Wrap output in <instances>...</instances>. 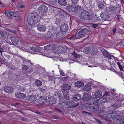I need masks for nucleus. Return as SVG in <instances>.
Instances as JSON below:
<instances>
[{
	"label": "nucleus",
	"instance_id": "58836bf2",
	"mask_svg": "<svg viewBox=\"0 0 124 124\" xmlns=\"http://www.w3.org/2000/svg\"><path fill=\"white\" fill-rule=\"evenodd\" d=\"M11 14L12 16H13L16 17H17L18 16V15L17 13L16 12L11 11Z\"/></svg>",
	"mask_w": 124,
	"mask_h": 124
},
{
	"label": "nucleus",
	"instance_id": "aec40b11",
	"mask_svg": "<svg viewBox=\"0 0 124 124\" xmlns=\"http://www.w3.org/2000/svg\"><path fill=\"white\" fill-rule=\"evenodd\" d=\"M0 33L1 36L4 38L6 37V35H7L8 33L7 31L2 30L0 31Z\"/></svg>",
	"mask_w": 124,
	"mask_h": 124
},
{
	"label": "nucleus",
	"instance_id": "c85d7f7f",
	"mask_svg": "<svg viewBox=\"0 0 124 124\" xmlns=\"http://www.w3.org/2000/svg\"><path fill=\"white\" fill-rule=\"evenodd\" d=\"M72 50L73 52L72 53H71L72 54L73 57L76 58H79L81 57V55H78L76 54L73 49H72Z\"/></svg>",
	"mask_w": 124,
	"mask_h": 124
},
{
	"label": "nucleus",
	"instance_id": "603ef678",
	"mask_svg": "<svg viewBox=\"0 0 124 124\" xmlns=\"http://www.w3.org/2000/svg\"><path fill=\"white\" fill-rule=\"evenodd\" d=\"M71 0L72 1V4H76L77 3V2L78 0Z\"/></svg>",
	"mask_w": 124,
	"mask_h": 124
},
{
	"label": "nucleus",
	"instance_id": "09e8293b",
	"mask_svg": "<svg viewBox=\"0 0 124 124\" xmlns=\"http://www.w3.org/2000/svg\"><path fill=\"white\" fill-rule=\"evenodd\" d=\"M29 15H28L27 18V21L28 22V23H29V25L30 26H31V18L29 16Z\"/></svg>",
	"mask_w": 124,
	"mask_h": 124
},
{
	"label": "nucleus",
	"instance_id": "c03bdc74",
	"mask_svg": "<svg viewBox=\"0 0 124 124\" xmlns=\"http://www.w3.org/2000/svg\"><path fill=\"white\" fill-rule=\"evenodd\" d=\"M117 63L118 65V66H119L120 69V70L122 71L123 70V67L122 66L120 62H117Z\"/></svg>",
	"mask_w": 124,
	"mask_h": 124
},
{
	"label": "nucleus",
	"instance_id": "f3484780",
	"mask_svg": "<svg viewBox=\"0 0 124 124\" xmlns=\"http://www.w3.org/2000/svg\"><path fill=\"white\" fill-rule=\"evenodd\" d=\"M4 90L6 93H11L13 91V89L11 87L7 86L4 87Z\"/></svg>",
	"mask_w": 124,
	"mask_h": 124
},
{
	"label": "nucleus",
	"instance_id": "2f4dec72",
	"mask_svg": "<svg viewBox=\"0 0 124 124\" xmlns=\"http://www.w3.org/2000/svg\"><path fill=\"white\" fill-rule=\"evenodd\" d=\"M91 89V86L89 84L86 85L84 87V89L86 91H88L90 90Z\"/></svg>",
	"mask_w": 124,
	"mask_h": 124
},
{
	"label": "nucleus",
	"instance_id": "473e14b6",
	"mask_svg": "<svg viewBox=\"0 0 124 124\" xmlns=\"http://www.w3.org/2000/svg\"><path fill=\"white\" fill-rule=\"evenodd\" d=\"M121 103V102H117L115 103V104L113 105V107L115 108H117L120 106Z\"/></svg>",
	"mask_w": 124,
	"mask_h": 124
},
{
	"label": "nucleus",
	"instance_id": "a18cd8bd",
	"mask_svg": "<svg viewBox=\"0 0 124 124\" xmlns=\"http://www.w3.org/2000/svg\"><path fill=\"white\" fill-rule=\"evenodd\" d=\"M102 99L101 102L102 103H104L106 102L108 100L106 98H104V96H103L101 98Z\"/></svg>",
	"mask_w": 124,
	"mask_h": 124
},
{
	"label": "nucleus",
	"instance_id": "cd10ccee",
	"mask_svg": "<svg viewBox=\"0 0 124 124\" xmlns=\"http://www.w3.org/2000/svg\"><path fill=\"white\" fill-rule=\"evenodd\" d=\"M53 45L51 44L48 45L44 47V49L46 50H52L53 49Z\"/></svg>",
	"mask_w": 124,
	"mask_h": 124
},
{
	"label": "nucleus",
	"instance_id": "1a4fd4ad",
	"mask_svg": "<svg viewBox=\"0 0 124 124\" xmlns=\"http://www.w3.org/2000/svg\"><path fill=\"white\" fill-rule=\"evenodd\" d=\"M32 25H34L40 21V19L38 18L37 16L34 14L31 13Z\"/></svg>",
	"mask_w": 124,
	"mask_h": 124
},
{
	"label": "nucleus",
	"instance_id": "49530a36",
	"mask_svg": "<svg viewBox=\"0 0 124 124\" xmlns=\"http://www.w3.org/2000/svg\"><path fill=\"white\" fill-rule=\"evenodd\" d=\"M77 39V38L76 37V34H75V35H73L71 37L69 38V39L70 40H73L75 39Z\"/></svg>",
	"mask_w": 124,
	"mask_h": 124
},
{
	"label": "nucleus",
	"instance_id": "f8f14e48",
	"mask_svg": "<svg viewBox=\"0 0 124 124\" xmlns=\"http://www.w3.org/2000/svg\"><path fill=\"white\" fill-rule=\"evenodd\" d=\"M100 16L101 17L102 19L104 20H106L109 17V14L107 12L101 13L100 15Z\"/></svg>",
	"mask_w": 124,
	"mask_h": 124
},
{
	"label": "nucleus",
	"instance_id": "3c124183",
	"mask_svg": "<svg viewBox=\"0 0 124 124\" xmlns=\"http://www.w3.org/2000/svg\"><path fill=\"white\" fill-rule=\"evenodd\" d=\"M110 95V93L108 92H105V94L103 96H108L109 95Z\"/></svg>",
	"mask_w": 124,
	"mask_h": 124
},
{
	"label": "nucleus",
	"instance_id": "f257e3e1",
	"mask_svg": "<svg viewBox=\"0 0 124 124\" xmlns=\"http://www.w3.org/2000/svg\"><path fill=\"white\" fill-rule=\"evenodd\" d=\"M56 99L53 97L49 96L47 99L46 96H41L39 102L41 104H43L45 103H48L49 105H51L54 104L56 101Z\"/></svg>",
	"mask_w": 124,
	"mask_h": 124
},
{
	"label": "nucleus",
	"instance_id": "052dcab7",
	"mask_svg": "<svg viewBox=\"0 0 124 124\" xmlns=\"http://www.w3.org/2000/svg\"><path fill=\"white\" fill-rule=\"evenodd\" d=\"M5 59H0V62L1 63H3L4 62H5Z\"/></svg>",
	"mask_w": 124,
	"mask_h": 124
},
{
	"label": "nucleus",
	"instance_id": "bb28decb",
	"mask_svg": "<svg viewBox=\"0 0 124 124\" xmlns=\"http://www.w3.org/2000/svg\"><path fill=\"white\" fill-rule=\"evenodd\" d=\"M64 49V47L62 46H59L57 49L58 52L60 54H62L63 53Z\"/></svg>",
	"mask_w": 124,
	"mask_h": 124
},
{
	"label": "nucleus",
	"instance_id": "9d476101",
	"mask_svg": "<svg viewBox=\"0 0 124 124\" xmlns=\"http://www.w3.org/2000/svg\"><path fill=\"white\" fill-rule=\"evenodd\" d=\"M78 7L76 4H72V5H69L67 9L70 12H73L76 11L78 8Z\"/></svg>",
	"mask_w": 124,
	"mask_h": 124
},
{
	"label": "nucleus",
	"instance_id": "0eeeda50",
	"mask_svg": "<svg viewBox=\"0 0 124 124\" xmlns=\"http://www.w3.org/2000/svg\"><path fill=\"white\" fill-rule=\"evenodd\" d=\"M38 10L39 11L41 14L42 17L44 15L43 14L47 12L48 10V7L46 5L42 4L39 6L38 8Z\"/></svg>",
	"mask_w": 124,
	"mask_h": 124
},
{
	"label": "nucleus",
	"instance_id": "680f3d73",
	"mask_svg": "<svg viewBox=\"0 0 124 124\" xmlns=\"http://www.w3.org/2000/svg\"><path fill=\"white\" fill-rule=\"evenodd\" d=\"M82 113H87L89 114V115H91V113H89L85 111H83L82 112Z\"/></svg>",
	"mask_w": 124,
	"mask_h": 124
},
{
	"label": "nucleus",
	"instance_id": "ddd939ff",
	"mask_svg": "<svg viewBox=\"0 0 124 124\" xmlns=\"http://www.w3.org/2000/svg\"><path fill=\"white\" fill-rule=\"evenodd\" d=\"M61 103H62V105H64V106L66 108H70L71 107H72L73 105V104H72V101H69L68 102H61Z\"/></svg>",
	"mask_w": 124,
	"mask_h": 124
},
{
	"label": "nucleus",
	"instance_id": "5fc2aeb1",
	"mask_svg": "<svg viewBox=\"0 0 124 124\" xmlns=\"http://www.w3.org/2000/svg\"><path fill=\"white\" fill-rule=\"evenodd\" d=\"M95 120L99 124H103L102 122L100 121L98 119L95 118Z\"/></svg>",
	"mask_w": 124,
	"mask_h": 124
},
{
	"label": "nucleus",
	"instance_id": "6ab92c4d",
	"mask_svg": "<svg viewBox=\"0 0 124 124\" xmlns=\"http://www.w3.org/2000/svg\"><path fill=\"white\" fill-rule=\"evenodd\" d=\"M71 87L70 85L68 84H66L62 85V89L63 91H69Z\"/></svg>",
	"mask_w": 124,
	"mask_h": 124
},
{
	"label": "nucleus",
	"instance_id": "2eb2a0df",
	"mask_svg": "<svg viewBox=\"0 0 124 124\" xmlns=\"http://www.w3.org/2000/svg\"><path fill=\"white\" fill-rule=\"evenodd\" d=\"M15 95L16 97L20 99H24L26 97L25 94L20 92L16 93Z\"/></svg>",
	"mask_w": 124,
	"mask_h": 124
},
{
	"label": "nucleus",
	"instance_id": "4468645a",
	"mask_svg": "<svg viewBox=\"0 0 124 124\" xmlns=\"http://www.w3.org/2000/svg\"><path fill=\"white\" fill-rule=\"evenodd\" d=\"M37 27V29L41 31H45L46 29V27L45 25L40 24H38Z\"/></svg>",
	"mask_w": 124,
	"mask_h": 124
},
{
	"label": "nucleus",
	"instance_id": "864d4df0",
	"mask_svg": "<svg viewBox=\"0 0 124 124\" xmlns=\"http://www.w3.org/2000/svg\"><path fill=\"white\" fill-rule=\"evenodd\" d=\"M59 72L61 75L62 76H64V75L65 73H64V72L61 69H60L59 70Z\"/></svg>",
	"mask_w": 124,
	"mask_h": 124
},
{
	"label": "nucleus",
	"instance_id": "4d7b16f0",
	"mask_svg": "<svg viewBox=\"0 0 124 124\" xmlns=\"http://www.w3.org/2000/svg\"><path fill=\"white\" fill-rule=\"evenodd\" d=\"M55 109L56 110L58 111L60 113H61L62 111V110H60L58 108H55Z\"/></svg>",
	"mask_w": 124,
	"mask_h": 124
},
{
	"label": "nucleus",
	"instance_id": "f03ea898",
	"mask_svg": "<svg viewBox=\"0 0 124 124\" xmlns=\"http://www.w3.org/2000/svg\"><path fill=\"white\" fill-rule=\"evenodd\" d=\"M50 33L51 35L50 37H54L55 38H60L62 37L63 36L62 32L54 27H52L51 32Z\"/></svg>",
	"mask_w": 124,
	"mask_h": 124
},
{
	"label": "nucleus",
	"instance_id": "a211bd4d",
	"mask_svg": "<svg viewBox=\"0 0 124 124\" xmlns=\"http://www.w3.org/2000/svg\"><path fill=\"white\" fill-rule=\"evenodd\" d=\"M60 29L63 31H66L68 29V26L65 24H62L60 26Z\"/></svg>",
	"mask_w": 124,
	"mask_h": 124
},
{
	"label": "nucleus",
	"instance_id": "37998d69",
	"mask_svg": "<svg viewBox=\"0 0 124 124\" xmlns=\"http://www.w3.org/2000/svg\"><path fill=\"white\" fill-rule=\"evenodd\" d=\"M19 88L20 91L23 92L25 90V88L23 86H22L20 87Z\"/></svg>",
	"mask_w": 124,
	"mask_h": 124
},
{
	"label": "nucleus",
	"instance_id": "a19ab883",
	"mask_svg": "<svg viewBox=\"0 0 124 124\" xmlns=\"http://www.w3.org/2000/svg\"><path fill=\"white\" fill-rule=\"evenodd\" d=\"M113 57H114V56L112 55H111L109 54L106 57V58H107L108 60H109L111 59Z\"/></svg>",
	"mask_w": 124,
	"mask_h": 124
},
{
	"label": "nucleus",
	"instance_id": "20e7f679",
	"mask_svg": "<svg viewBox=\"0 0 124 124\" xmlns=\"http://www.w3.org/2000/svg\"><path fill=\"white\" fill-rule=\"evenodd\" d=\"M89 13L87 11L83 10L80 12L79 17L82 20L85 21L89 19Z\"/></svg>",
	"mask_w": 124,
	"mask_h": 124
},
{
	"label": "nucleus",
	"instance_id": "39448f33",
	"mask_svg": "<svg viewBox=\"0 0 124 124\" xmlns=\"http://www.w3.org/2000/svg\"><path fill=\"white\" fill-rule=\"evenodd\" d=\"M97 49L93 46H91L87 47L85 49L86 53H90L92 55L95 54L97 53Z\"/></svg>",
	"mask_w": 124,
	"mask_h": 124
},
{
	"label": "nucleus",
	"instance_id": "4be33fe9",
	"mask_svg": "<svg viewBox=\"0 0 124 124\" xmlns=\"http://www.w3.org/2000/svg\"><path fill=\"white\" fill-rule=\"evenodd\" d=\"M108 10L110 12H112L116 10V8L114 6L110 5L108 7Z\"/></svg>",
	"mask_w": 124,
	"mask_h": 124
},
{
	"label": "nucleus",
	"instance_id": "ea45409f",
	"mask_svg": "<svg viewBox=\"0 0 124 124\" xmlns=\"http://www.w3.org/2000/svg\"><path fill=\"white\" fill-rule=\"evenodd\" d=\"M37 99V97L36 95H32L31 96V102L35 101Z\"/></svg>",
	"mask_w": 124,
	"mask_h": 124
},
{
	"label": "nucleus",
	"instance_id": "72a5a7b5",
	"mask_svg": "<svg viewBox=\"0 0 124 124\" xmlns=\"http://www.w3.org/2000/svg\"><path fill=\"white\" fill-rule=\"evenodd\" d=\"M35 85L38 86H41L42 85V82L41 81L39 80H37L35 82Z\"/></svg>",
	"mask_w": 124,
	"mask_h": 124
},
{
	"label": "nucleus",
	"instance_id": "393cba45",
	"mask_svg": "<svg viewBox=\"0 0 124 124\" xmlns=\"http://www.w3.org/2000/svg\"><path fill=\"white\" fill-rule=\"evenodd\" d=\"M90 98V96L89 94L85 93L83 96L82 99L83 100L86 101L87 102Z\"/></svg>",
	"mask_w": 124,
	"mask_h": 124
},
{
	"label": "nucleus",
	"instance_id": "412c9836",
	"mask_svg": "<svg viewBox=\"0 0 124 124\" xmlns=\"http://www.w3.org/2000/svg\"><path fill=\"white\" fill-rule=\"evenodd\" d=\"M75 86L76 87H83L84 85L83 83L82 82L78 81L75 83L74 84Z\"/></svg>",
	"mask_w": 124,
	"mask_h": 124
},
{
	"label": "nucleus",
	"instance_id": "c9c22d12",
	"mask_svg": "<svg viewBox=\"0 0 124 124\" xmlns=\"http://www.w3.org/2000/svg\"><path fill=\"white\" fill-rule=\"evenodd\" d=\"M102 53L104 56L105 58L109 54L106 50L104 49L103 51L102 52Z\"/></svg>",
	"mask_w": 124,
	"mask_h": 124
},
{
	"label": "nucleus",
	"instance_id": "13d9d810",
	"mask_svg": "<svg viewBox=\"0 0 124 124\" xmlns=\"http://www.w3.org/2000/svg\"><path fill=\"white\" fill-rule=\"evenodd\" d=\"M21 120L24 121H25L27 120V119L25 117H22L21 118Z\"/></svg>",
	"mask_w": 124,
	"mask_h": 124
},
{
	"label": "nucleus",
	"instance_id": "bf43d9fd",
	"mask_svg": "<svg viewBox=\"0 0 124 124\" xmlns=\"http://www.w3.org/2000/svg\"><path fill=\"white\" fill-rule=\"evenodd\" d=\"M92 26L94 28H96L98 26V25L97 24H93Z\"/></svg>",
	"mask_w": 124,
	"mask_h": 124
},
{
	"label": "nucleus",
	"instance_id": "774afa93",
	"mask_svg": "<svg viewBox=\"0 0 124 124\" xmlns=\"http://www.w3.org/2000/svg\"><path fill=\"white\" fill-rule=\"evenodd\" d=\"M17 32L15 30L13 31V33H16Z\"/></svg>",
	"mask_w": 124,
	"mask_h": 124
},
{
	"label": "nucleus",
	"instance_id": "6e6d98bb",
	"mask_svg": "<svg viewBox=\"0 0 124 124\" xmlns=\"http://www.w3.org/2000/svg\"><path fill=\"white\" fill-rule=\"evenodd\" d=\"M116 30L117 29H116L114 27L112 29V31L114 34H115L116 33Z\"/></svg>",
	"mask_w": 124,
	"mask_h": 124
},
{
	"label": "nucleus",
	"instance_id": "7ed1b4c3",
	"mask_svg": "<svg viewBox=\"0 0 124 124\" xmlns=\"http://www.w3.org/2000/svg\"><path fill=\"white\" fill-rule=\"evenodd\" d=\"M88 30L87 28L81 29L79 32L76 33V37L79 39L88 35Z\"/></svg>",
	"mask_w": 124,
	"mask_h": 124
},
{
	"label": "nucleus",
	"instance_id": "6e6552de",
	"mask_svg": "<svg viewBox=\"0 0 124 124\" xmlns=\"http://www.w3.org/2000/svg\"><path fill=\"white\" fill-rule=\"evenodd\" d=\"M69 91H62L63 94V97L60 100V102H64L66 100H69L70 99V97L69 96Z\"/></svg>",
	"mask_w": 124,
	"mask_h": 124
},
{
	"label": "nucleus",
	"instance_id": "79ce46f5",
	"mask_svg": "<svg viewBox=\"0 0 124 124\" xmlns=\"http://www.w3.org/2000/svg\"><path fill=\"white\" fill-rule=\"evenodd\" d=\"M117 31H118L119 33L121 34H123L124 32L122 30L120 29L119 28H118L117 29Z\"/></svg>",
	"mask_w": 124,
	"mask_h": 124
},
{
	"label": "nucleus",
	"instance_id": "a878e982",
	"mask_svg": "<svg viewBox=\"0 0 124 124\" xmlns=\"http://www.w3.org/2000/svg\"><path fill=\"white\" fill-rule=\"evenodd\" d=\"M94 96L96 98L100 97L102 96V93L100 91H96L95 93Z\"/></svg>",
	"mask_w": 124,
	"mask_h": 124
},
{
	"label": "nucleus",
	"instance_id": "dca6fc26",
	"mask_svg": "<svg viewBox=\"0 0 124 124\" xmlns=\"http://www.w3.org/2000/svg\"><path fill=\"white\" fill-rule=\"evenodd\" d=\"M89 108L88 110H90L92 112L97 111L99 107L97 104L94 105L93 106H91Z\"/></svg>",
	"mask_w": 124,
	"mask_h": 124
},
{
	"label": "nucleus",
	"instance_id": "8fccbe9b",
	"mask_svg": "<svg viewBox=\"0 0 124 124\" xmlns=\"http://www.w3.org/2000/svg\"><path fill=\"white\" fill-rule=\"evenodd\" d=\"M26 99L28 100L31 101V96L28 95L26 98Z\"/></svg>",
	"mask_w": 124,
	"mask_h": 124
},
{
	"label": "nucleus",
	"instance_id": "69168bd1",
	"mask_svg": "<svg viewBox=\"0 0 124 124\" xmlns=\"http://www.w3.org/2000/svg\"><path fill=\"white\" fill-rule=\"evenodd\" d=\"M40 90L41 91H44L45 89L42 88H39Z\"/></svg>",
	"mask_w": 124,
	"mask_h": 124
},
{
	"label": "nucleus",
	"instance_id": "7c9ffc66",
	"mask_svg": "<svg viewBox=\"0 0 124 124\" xmlns=\"http://www.w3.org/2000/svg\"><path fill=\"white\" fill-rule=\"evenodd\" d=\"M105 7L104 3L102 2L99 3L98 4V7L99 9H103Z\"/></svg>",
	"mask_w": 124,
	"mask_h": 124
},
{
	"label": "nucleus",
	"instance_id": "9b49d317",
	"mask_svg": "<svg viewBox=\"0 0 124 124\" xmlns=\"http://www.w3.org/2000/svg\"><path fill=\"white\" fill-rule=\"evenodd\" d=\"M115 118L116 122L119 124L123 123L124 122V117L122 115L116 116Z\"/></svg>",
	"mask_w": 124,
	"mask_h": 124
},
{
	"label": "nucleus",
	"instance_id": "5701e85b",
	"mask_svg": "<svg viewBox=\"0 0 124 124\" xmlns=\"http://www.w3.org/2000/svg\"><path fill=\"white\" fill-rule=\"evenodd\" d=\"M73 99L75 101H78L81 99V97L79 94H76L73 96Z\"/></svg>",
	"mask_w": 124,
	"mask_h": 124
},
{
	"label": "nucleus",
	"instance_id": "0e129e2a",
	"mask_svg": "<svg viewBox=\"0 0 124 124\" xmlns=\"http://www.w3.org/2000/svg\"><path fill=\"white\" fill-rule=\"evenodd\" d=\"M24 7V6L23 5H21L20 6V8H23Z\"/></svg>",
	"mask_w": 124,
	"mask_h": 124
},
{
	"label": "nucleus",
	"instance_id": "4c0bfd02",
	"mask_svg": "<svg viewBox=\"0 0 124 124\" xmlns=\"http://www.w3.org/2000/svg\"><path fill=\"white\" fill-rule=\"evenodd\" d=\"M31 50L36 52H39L40 51L39 49L38 48L33 46L31 47Z\"/></svg>",
	"mask_w": 124,
	"mask_h": 124
},
{
	"label": "nucleus",
	"instance_id": "338daca9",
	"mask_svg": "<svg viewBox=\"0 0 124 124\" xmlns=\"http://www.w3.org/2000/svg\"><path fill=\"white\" fill-rule=\"evenodd\" d=\"M121 45L122 46H124V42H122L121 44Z\"/></svg>",
	"mask_w": 124,
	"mask_h": 124
},
{
	"label": "nucleus",
	"instance_id": "e433bc0d",
	"mask_svg": "<svg viewBox=\"0 0 124 124\" xmlns=\"http://www.w3.org/2000/svg\"><path fill=\"white\" fill-rule=\"evenodd\" d=\"M6 15L10 18H11L12 17L11 14V11H7L6 12Z\"/></svg>",
	"mask_w": 124,
	"mask_h": 124
},
{
	"label": "nucleus",
	"instance_id": "e2e57ef3",
	"mask_svg": "<svg viewBox=\"0 0 124 124\" xmlns=\"http://www.w3.org/2000/svg\"><path fill=\"white\" fill-rule=\"evenodd\" d=\"M34 112H35L38 114H39V115H42V113L36 111L35 112L34 111Z\"/></svg>",
	"mask_w": 124,
	"mask_h": 124
},
{
	"label": "nucleus",
	"instance_id": "c756f323",
	"mask_svg": "<svg viewBox=\"0 0 124 124\" xmlns=\"http://www.w3.org/2000/svg\"><path fill=\"white\" fill-rule=\"evenodd\" d=\"M10 39L11 40H12L13 42L16 44H17L19 41L18 38L17 37H15L13 38L12 37H10Z\"/></svg>",
	"mask_w": 124,
	"mask_h": 124
},
{
	"label": "nucleus",
	"instance_id": "b1692460",
	"mask_svg": "<svg viewBox=\"0 0 124 124\" xmlns=\"http://www.w3.org/2000/svg\"><path fill=\"white\" fill-rule=\"evenodd\" d=\"M58 2L60 5L62 6H66L67 4L65 0H58Z\"/></svg>",
	"mask_w": 124,
	"mask_h": 124
},
{
	"label": "nucleus",
	"instance_id": "f704fd0d",
	"mask_svg": "<svg viewBox=\"0 0 124 124\" xmlns=\"http://www.w3.org/2000/svg\"><path fill=\"white\" fill-rule=\"evenodd\" d=\"M72 104L73 105L72 107H75L78 106L79 104V103H78L77 101H72Z\"/></svg>",
	"mask_w": 124,
	"mask_h": 124
},
{
	"label": "nucleus",
	"instance_id": "de8ad7c7",
	"mask_svg": "<svg viewBox=\"0 0 124 124\" xmlns=\"http://www.w3.org/2000/svg\"><path fill=\"white\" fill-rule=\"evenodd\" d=\"M22 69L23 70H28V68L26 65H23L22 66Z\"/></svg>",
	"mask_w": 124,
	"mask_h": 124
},
{
	"label": "nucleus",
	"instance_id": "423d86ee",
	"mask_svg": "<svg viewBox=\"0 0 124 124\" xmlns=\"http://www.w3.org/2000/svg\"><path fill=\"white\" fill-rule=\"evenodd\" d=\"M97 100L96 98L93 97H91L89 98L87 103L85 104V106L87 108H89L92 104L97 102Z\"/></svg>",
	"mask_w": 124,
	"mask_h": 124
}]
</instances>
